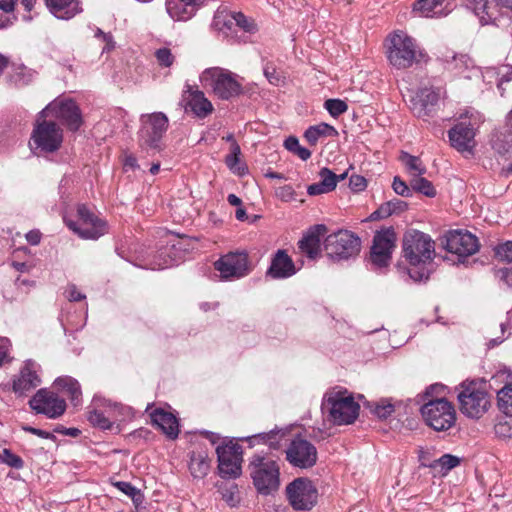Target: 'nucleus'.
Returning a JSON list of instances; mask_svg holds the SVG:
<instances>
[{
    "instance_id": "1",
    "label": "nucleus",
    "mask_w": 512,
    "mask_h": 512,
    "mask_svg": "<svg viewBox=\"0 0 512 512\" xmlns=\"http://www.w3.org/2000/svg\"><path fill=\"white\" fill-rule=\"evenodd\" d=\"M402 252L409 263V276L415 281L429 278V266L435 255L434 242L427 234L418 230H409L403 236Z\"/></svg>"
},
{
    "instance_id": "2",
    "label": "nucleus",
    "mask_w": 512,
    "mask_h": 512,
    "mask_svg": "<svg viewBox=\"0 0 512 512\" xmlns=\"http://www.w3.org/2000/svg\"><path fill=\"white\" fill-rule=\"evenodd\" d=\"M386 57L389 64L398 70L427 62V54L416 41L403 31H396L386 39Z\"/></svg>"
},
{
    "instance_id": "3",
    "label": "nucleus",
    "mask_w": 512,
    "mask_h": 512,
    "mask_svg": "<svg viewBox=\"0 0 512 512\" xmlns=\"http://www.w3.org/2000/svg\"><path fill=\"white\" fill-rule=\"evenodd\" d=\"M250 475L256 490L269 495L280 486V467L278 463L261 454H254L249 462Z\"/></svg>"
},
{
    "instance_id": "4",
    "label": "nucleus",
    "mask_w": 512,
    "mask_h": 512,
    "mask_svg": "<svg viewBox=\"0 0 512 512\" xmlns=\"http://www.w3.org/2000/svg\"><path fill=\"white\" fill-rule=\"evenodd\" d=\"M200 81L205 87H210L213 93L222 100L237 97L243 91L239 76L221 67L205 69L200 75Z\"/></svg>"
},
{
    "instance_id": "5",
    "label": "nucleus",
    "mask_w": 512,
    "mask_h": 512,
    "mask_svg": "<svg viewBox=\"0 0 512 512\" xmlns=\"http://www.w3.org/2000/svg\"><path fill=\"white\" fill-rule=\"evenodd\" d=\"M359 408L346 390L327 392L322 402V410L328 412L330 420L336 425L353 423L358 417Z\"/></svg>"
},
{
    "instance_id": "6",
    "label": "nucleus",
    "mask_w": 512,
    "mask_h": 512,
    "mask_svg": "<svg viewBox=\"0 0 512 512\" xmlns=\"http://www.w3.org/2000/svg\"><path fill=\"white\" fill-rule=\"evenodd\" d=\"M140 123L139 146L145 150H161V141L169 126L168 117L162 112L142 114Z\"/></svg>"
},
{
    "instance_id": "7",
    "label": "nucleus",
    "mask_w": 512,
    "mask_h": 512,
    "mask_svg": "<svg viewBox=\"0 0 512 512\" xmlns=\"http://www.w3.org/2000/svg\"><path fill=\"white\" fill-rule=\"evenodd\" d=\"M361 249V240L348 230H339L324 240V250L333 260L341 261L356 257Z\"/></svg>"
},
{
    "instance_id": "8",
    "label": "nucleus",
    "mask_w": 512,
    "mask_h": 512,
    "mask_svg": "<svg viewBox=\"0 0 512 512\" xmlns=\"http://www.w3.org/2000/svg\"><path fill=\"white\" fill-rule=\"evenodd\" d=\"M421 414L427 425L436 431H446L456 421L454 406L444 398L429 400L421 407Z\"/></svg>"
},
{
    "instance_id": "9",
    "label": "nucleus",
    "mask_w": 512,
    "mask_h": 512,
    "mask_svg": "<svg viewBox=\"0 0 512 512\" xmlns=\"http://www.w3.org/2000/svg\"><path fill=\"white\" fill-rule=\"evenodd\" d=\"M77 216V221L65 219V223L79 237L95 240L107 233V223L84 204L78 206Z\"/></svg>"
},
{
    "instance_id": "10",
    "label": "nucleus",
    "mask_w": 512,
    "mask_h": 512,
    "mask_svg": "<svg viewBox=\"0 0 512 512\" xmlns=\"http://www.w3.org/2000/svg\"><path fill=\"white\" fill-rule=\"evenodd\" d=\"M460 411L469 418L478 419L491 406L488 392L475 383L464 386L458 394Z\"/></svg>"
},
{
    "instance_id": "11",
    "label": "nucleus",
    "mask_w": 512,
    "mask_h": 512,
    "mask_svg": "<svg viewBox=\"0 0 512 512\" xmlns=\"http://www.w3.org/2000/svg\"><path fill=\"white\" fill-rule=\"evenodd\" d=\"M396 240V233L392 227L375 233L370 250V261L375 267L383 268L390 264Z\"/></svg>"
},
{
    "instance_id": "12",
    "label": "nucleus",
    "mask_w": 512,
    "mask_h": 512,
    "mask_svg": "<svg viewBox=\"0 0 512 512\" xmlns=\"http://www.w3.org/2000/svg\"><path fill=\"white\" fill-rule=\"evenodd\" d=\"M40 114L57 118L71 131H77L82 125L81 111L71 99H55Z\"/></svg>"
},
{
    "instance_id": "13",
    "label": "nucleus",
    "mask_w": 512,
    "mask_h": 512,
    "mask_svg": "<svg viewBox=\"0 0 512 512\" xmlns=\"http://www.w3.org/2000/svg\"><path fill=\"white\" fill-rule=\"evenodd\" d=\"M289 503L295 510H310L317 503L318 491L312 481L297 478L286 487Z\"/></svg>"
},
{
    "instance_id": "14",
    "label": "nucleus",
    "mask_w": 512,
    "mask_h": 512,
    "mask_svg": "<svg viewBox=\"0 0 512 512\" xmlns=\"http://www.w3.org/2000/svg\"><path fill=\"white\" fill-rule=\"evenodd\" d=\"M222 279H239L251 271L248 254L245 251L229 252L214 263Z\"/></svg>"
},
{
    "instance_id": "15",
    "label": "nucleus",
    "mask_w": 512,
    "mask_h": 512,
    "mask_svg": "<svg viewBox=\"0 0 512 512\" xmlns=\"http://www.w3.org/2000/svg\"><path fill=\"white\" fill-rule=\"evenodd\" d=\"M31 140L42 152L52 153L61 147L63 132L55 122L38 121L33 129Z\"/></svg>"
},
{
    "instance_id": "16",
    "label": "nucleus",
    "mask_w": 512,
    "mask_h": 512,
    "mask_svg": "<svg viewBox=\"0 0 512 512\" xmlns=\"http://www.w3.org/2000/svg\"><path fill=\"white\" fill-rule=\"evenodd\" d=\"M30 408L37 414H43L50 419L62 416L66 410V402L54 391L46 388L39 389L29 400Z\"/></svg>"
},
{
    "instance_id": "17",
    "label": "nucleus",
    "mask_w": 512,
    "mask_h": 512,
    "mask_svg": "<svg viewBox=\"0 0 512 512\" xmlns=\"http://www.w3.org/2000/svg\"><path fill=\"white\" fill-rule=\"evenodd\" d=\"M219 475L224 479L237 478L241 474L242 449L229 442L216 448Z\"/></svg>"
},
{
    "instance_id": "18",
    "label": "nucleus",
    "mask_w": 512,
    "mask_h": 512,
    "mask_svg": "<svg viewBox=\"0 0 512 512\" xmlns=\"http://www.w3.org/2000/svg\"><path fill=\"white\" fill-rule=\"evenodd\" d=\"M286 459L294 467L307 469L317 462V449L308 440L296 437L286 449Z\"/></svg>"
},
{
    "instance_id": "19",
    "label": "nucleus",
    "mask_w": 512,
    "mask_h": 512,
    "mask_svg": "<svg viewBox=\"0 0 512 512\" xmlns=\"http://www.w3.org/2000/svg\"><path fill=\"white\" fill-rule=\"evenodd\" d=\"M444 247L450 253L459 257H467L479 250V241L468 231L454 230L445 235Z\"/></svg>"
},
{
    "instance_id": "20",
    "label": "nucleus",
    "mask_w": 512,
    "mask_h": 512,
    "mask_svg": "<svg viewBox=\"0 0 512 512\" xmlns=\"http://www.w3.org/2000/svg\"><path fill=\"white\" fill-rule=\"evenodd\" d=\"M92 406L94 408L88 412V421L100 429H111L113 426V422L110 420L111 412L120 408L119 404L101 398H94Z\"/></svg>"
},
{
    "instance_id": "21",
    "label": "nucleus",
    "mask_w": 512,
    "mask_h": 512,
    "mask_svg": "<svg viewBox=\"0 0 512 512\" xmlns=\"http://www.w3.org/2000/svg\"><path fill=\"white\" fill-rule=\"evenodd\" d=\"M40 366L33 360H27L21 368L19 376L13 381L12 389L16 394L24 395L40 385L38 374Z\"/></svg>"
},
{
    "instance_id": "22",
    "label": "nucleus",
    "mask_w": 512,
    "mask_h": 512,
    "mask_svg": "<svg viewBox=\"0 0 512 512\" xmlns=\"http://www.w3.org/2000/svg\"><path fill=\"white\" fill-rule=\"evenodd\" d=\"M451 146L460 152L471 153L475 146V131L470 123L461 122L448 131Z\"/></svg>"
},
{
    "instance_id": "23",
    "label": "nucleus",
    "mask_w": 512,
    "mask_h": 512,
    "mask_svg": "<svg viewBox=\"0 0 512 512\" xmlns=\"http://www.w3.org/2000/svg\"><path fill=\"white\" fill-rule=\"evenodd\" d=\"M206 0H166V11L175 21H188L194 17Z\"/></svg>"
},
{
    "instance_id": "24",
    "label": "nucleus",
    "mask_w": 512,
    "mask_h": 512,
    "mask_svg": "<svg viewBox=\"0 0 512 512\" xmlns=\"http://www.w3.org/2000/svg\"><path fill=\"white\" fill-rule=\"evenodd\" d=\"M296 273L295 265L285 250H278L272 258L267 276L273 279H284Z\"/></svg>"
},
{
    "instance_id": "25",
    "label": "nucleus",
    "mask_w": 512,
    "mask_h": 512,
    "mask_svg": "<svg viewBox=\"0 0 512 512\" xmlns=\"http://www.w3.org/2000/svg\"><path fill=\"white\" fill-rule=\"evenodd\" d=\"M442 95L440 88H423L418 93V102L414 104L413 111L419 118L430 115Z\"/></svg>"
},
{
    "instance_id": "26",
    "label": "nucleus",
    "mask_w": 512,
    "mask_h": 512,
    "mask_svg": "<svg viewBox=\"0 0 512 512\" xmlns=\"http://www.w3.org/2000/svg\"><path fill=\"white\" fill-rule=\"evenodd\" d=\"M327 232L324 224L313 226L308 233L299 241V249L309 258L314 259L320 253L321 237Z\"/></svg>"
},
{
    "instance_id": "27",
    "label": "nucleus",
    "mask_w": 512,
    "mask_h": 512,
    "mask_svg": "<svg viewBox=\"0 0 512 512\" xmlns=\"http://www.w3.org/2000/svg\"><path fill=\"white\" fill-rule=\"evenodd\" d=\"M184 93L188 94L186 97L187 106L197 117L205 118L212 113L213 105L202 91L193 89L192 86L187 84Z\"/></svg>"
},
{
    "instance_id": "28",
    "label": "nucleus",
    "mask_w": 512,
    "mask_h": 512,
    "mask_svg": "<svg viewBox=\"0 0 512 512\" xmlns=\"http://www.w3.org/2000/svg\"><path fill=\"white\" fill-rule=\"evenodd\" d=\"M151 422L154 426L158 427L170 439H175L178 436L179 428L177 418L170 412L163 409H155L150 413Z\"/></svg>"
},
{
    "instance_id": "29",
    "label": "nucleus",
    "mask_w": 512,
    "mask_h": 512,
    "mask_svg": "<svg viewBox=\"0 0 512 512\" xmlns=\"http://www.w3.org/2000/svg\"><path fill=\"white\" fill-rule=\"evenodd\" d=\"M189 472L194 479H204L211 468V459L206 450L199 449L189 454Z\"/></svg>"
},
{
    "instance_id": "30",
    "label": "nucleus",
    "mask_w": 512,
    "mask_h": 512,
    "mask_svg": "<svg viewBox=\"0 0 512 512\" xmlns=\"http://www.w3.org/2000/svg\"><path fill=\"white\" fill-rule=\"evenodd\" d=\"M287 431L284 429H273L269 432L255 434L246 437L250 447H254L258 444H264L271 450H278L282 446V441L285 439Z\"/></svg>"
},
{
    "instance_id": "31",
    "label": "nucleus",
    "mask_w": 512,
    "mask_h": 512,
    "mask_svg": "<svg viewBox=\"0 0 512 512\" xmlns=\"http://www.w3.org/2000/svg\"><path fill=\"white\" fill-rule=\"evenodd\" d=\"M50 12L59 19L68 20L82 11L78 0H45Z\"/></svg>"
},
{
    "instance_id": "32",
    "label": "nucleus",
    "mask_w": 512,
    "mask_h": 512,
    "mask_svg": "<svg viewBox=\"0 0 512 512\" xmlns=\"http://www.w3.org/2000/svg\"><path fill=\"white\" fill-rule=\"evenodd\" d=\"M446 0H417L414 4V10L418 11L423 17L445 16L449 11L444 6Z\"/></svg>"
},
{
    "instance_id": "33",
    "label": "nucleus",
    "mask_w": 512,
    "mask_h": 512,
    "mask_svg": "<svg viewBox=\"0 0 512 512\" xmlns=\"http://www.w3.org/2000/svg\"><path fill=\"white\" fill-rule=\"evenodd\" d=\"M364 407L379 419H386L395 411V404L392 402V399L389 398H381L377 401H366Z\"/></svg>"
},
{
    "instance_id": "34",
    "label": "nucleus",
    "mask_w": 512,
    "mask_h": 512,
    "mask_svg": "<svg viewBox=\"0 0 512 512\" xmlns=\"http://www.w3.org/2000/svg\"><path fill=\"white\" fill-rule=\"evenodd\" d=\"M467 7L472 9L483 24L491 22V16L495 14V3L488 5L489 0H464Z\"/></svg>"
},
{
    "instance_id": "35",
    "label": "nucleus",
    "mask_w": 512,
    "mask_h": 512,
    "mask_svg": "<svg viewBox=\"0 0 512 512\" xmlns=\"http://www.w3.org/2000/svg\"><path fill=\"white\" fill-rule=\"evenodd\" d=\"M54 386L66 392L74 405H77L81 397V387L79 382L69 376L58 377L54 381Z\"/></svg>"
},
{
    "instance_id": "36",
    "label": "nucleus",
    "mask_w": 512,
    "mask_h": 512,
    "mask_svg": "<svg viewBox=\"0 0 512 512\" xmlns=\"http://www.w3.org/2000/svg\"><path fill=\"white\" fill-rule=\"evenodd\" d=\"M400 160L405 165L406 170L410 176V179H414L423 176L427 172V168L422 160L417 157L410 155L407 152H402Z\"/></svg>"
},
{
    "instance_id": "37",
    "label": "nucleus",
    "mask_w": 512,
    "mask_h": 512,
    "mask_svg": "<svg viewBox=\"0 0 512 512\" xmlns=\"http://www.w3.org/2000/svg\"><path fill=\"white\" fill-rule=\"evenodd\" d=\"M336 133L337 131L333 126H330L326 123H322L316 126L309 127L306 130L304 137L311 145H316L317 141L321 136L334 135Z\"/></svg>"
},
{
    "instance_id": "38",
    "label": "nucleus",
    "mask_w": 512,
    "mask_h": 512,
    "mask_svg": "<svg viewBox=\"0 0 512 512\" xmlns=\"http://www.w3.org/2000/svg\"><path fill=\"white\" fill-rule=\"evenodd\" d=\"M497 404L501 412L512 417V383L506 384L498 391Z\"/></svg>"
},
{
    "instance_id": "39",
    "label": "nucleus",
    "mask_w": 512,
    "mask_h": 512,
    "mask_svg": "<svg viewBox=\"0 0 512 512\" xmlns=\"http://www.w3.org/2000/svg\"><path fill=\"white\" fill-rule=\"evenodd\" d=\"M240 155V146L236 141H233L230 147V154H228L225 158V163L232 172L243 175L245 167L240 166Z\"/></svg>"
},
{
    "instance_id": "40",
    "label": "nucleus",
    "mask_w": 512,
    "mask_h": 512,
    "mask_svg": "<svg viewBox=\"0 0 512 512\" xmlns=\"http://www.w3.org/2000/svg\"><path fill=\"white\" fill-rule=\"evenodd\" d=\"M410 186L413 191H416L418 193H421L425 195L426 197H435L436 196V189L433 186L432 182L424 178L423 176L410 179L409 180Z\"/></svg>"
},
{
    "instance_id": "41",
    "label": "nucleus",
    "mask_w": 512,
    "mask_h": 512,
    "mask_svg": "<svg viewBox=\"0 0 512 512\" xmlns=\"http://www.w3.org/2000/svg\"><path fill=\"white\" fill-rule=\"evenodd\" d=\"M459 463L460 459L457 456L444 454L440 458L434 460L429 466L434 469L440 467V472L445 474L451 469L457 467Z\"/></svg>"
},
{
    "instance_id": "42",
    "label": "nucleus",
    "mask_w": 512,
    "mask_h": 512,
    "mask_svg": "<svg viewBox=\"0 0 512 512\" xmlns=\"http://www.w3.org/2000/svg\"><path fill=\"white\" fill-rule=\"evenodd\" d=\"M284 146L288 151L296 154L303 161H306L311 157V151L302 147L296 137H288L284 142Z\"/></svg>"
},
{
    "instance_id": "43",
    "label": "nucleus",
    "mask_w": 512,
    "mask_h": 512,
    "mask_svg": "<svg viewBox=\"0 0 512 512\" xmlns=\"http://www.w3.org/2000/svg\"><path fill=\"white\" fill-rule=\"evenodd\" d=\"M0 463H4L7 466L15 469H22L24 467L23 459L7 448L0 452Z\"/></svg>"
},
{
    "instance_id": "44",
    "label": "nucleus",
    "mask_w": 512,
    "mask_h": 512,
    "mask_svg": "<svg viewBox=\"0 0 512 512\" xmlns=\"http://www.w3.org/2000/svg\"><path fill=\"white\" fill-rule=\"evenodd\" d=\"M324 107L335 118L345 113L348 109L346 102L340 99H328L325 101Z\"/></svg>"
},
{
    "instance_id": "45",
    "label": "nucleus",
    "mask_w": 512,
    "mask_h": 512,
    "mask_svg": "<svg viewBox=\"0 0 512 512\" xmlns=\"http://www.w3.org/2000/svg\"><path fill=\"white\" fill-rule=\"evenodd\" d=\"M114 486L118 490L129 496L133 500V502L138 503L142 501V495L140 493V490L133 486L131 483L125 481H118L114 483Z\"/></svg>"
},
{
    "instance_id": "46",
    "label": "nucleus",
    "mask_w": 512,
    "mask_h": 512,
    "mask_svg": "<svg viewBox=\"0 0 512 512\" xmlns=\"http://www.w3.org/2000/svg\"><path fill=\"white\" fill-rule=\"evenodd\" d=\"M172 248H163L158 252L156 258H159V261L155 260L152 266V269H165L174 265L175 260L170 256V250Z\"/></svg>"
},
{
    "instance_id": "47",
    "label": "nucleus",
    "mask_w": 512,
    "mask_h": 512,
    "mask_svg": "<svg viewBox=\"0 0 512 512\" xmlns=\"http://www.w3.org/2000/svg\"><path fill=\"white\" fill-rule=\"evenodd\" d=\"M232 19L235 21V24L245 32L253 33L257 30L255 22L241 12L233 13Z\"/></svg>"
},
{
    "instance_id": "48",
    "label": "nucleus",
    "mask_w": 512,
    "mask_h": 512,
    "mask_svg": "<svg viewBox=\"0 0 512 512\" xmlns=\"http://www.w3.org/2000/svg\"><path fill=\"white\" fill-rule=\"evenodd\" d=\"M155 58L161 67H171L175 61V56L169 48L163 47L155 51Z\"/></svg>"
},
{
    "instance_id": "49",
    "label": "nucleus",
    "mask_w": 512,
    "mask_h": 512,
    "mask_svg": "<svg viewBox=\"0 0 512 512\" xmlns=\"http://www.w3.org/2000/svg\"><path fill=\"white\" fill-rule=\"evenodd\" d=\"M264 75L272 85L280 86L285 82V77L272 64L264 67Z\"/></svg>"
},
{
    "instance_id": "50",
    "label": "nucleus",
    "mask_w": 512,
    "mask_h": 512,
    "mask_svg": "<svg viewBox=\"0 0 512 512\" xmlns=\"http://www.w3.org/2000/svg\"><path fill=\"white\" fill-rule=\"evenodd\" d=\"M321 182H324L326 187L333 191L337 186V175L328 168H322L319 172Z\"/></svg>"
},
{
    "instance_id": "51",
    "label": "nucleus",
    "mask_w": 512,
    "mask_h": 512,
    "mask_svg": "<svg viewBox=\"0 0 512 512\" xmlns=\"http://www.w3.org/2000/svg\"><path fill=\"white\" fill-rule=\"evenodd\" d=\"M495 254L502 261L512 262V241L498 245Z\"/></svg>"
},
{
    "instance_id": "52",
    "label": "nucleus",
    "mask_w": 512,
    "mask_h": 512,
    "mask_svg": "<svg viewBox=\"0 0 512 512\" xmlns=\"http://www.w3.org/2000/svg\"><path fill=\"white\" fill-rule=\"evenodd\" d=\"M392 188L394 192L403 197H409L412 195V188L409 187L405 181H403L399 176H395L392 183Z\"/></svg>"
},
{
    "instance_id": "53",
    "label": "nucleus",
    "mask_w": 512,
    "mask_h": 512,
    "mask_svg": "<svg viewBox=\"0 0 512 512\" xmlns=\"http://www.w3.org/2000/svg\"><path fill=\"white\" fill-rule=\"evenodd\" d=\"M470 59L466 55L453 56L452 61L449 62V68L452 70L461 71L469 66Z\"/></svg>"
},
{
    "instance_id": "54",
    "label": "nucleus",
    "mask_w": 512,
    "mask_h": 512,
    "mask_svg": "<svg viewBox=\"0 0 512 512\" xmlns=\"http://www.w3.org/2000/svg\"><path fill=\"white\" fill-rule=\"evenodd\" d=\"M511 426L507 421H498L494 425L495 435L500 438H508L511 436Z\"/></svg>"
},
{
    "instance_id": "55",
    "label": "nucleus",
    "mask_w": 512,
    "mask_h": 512,
    "mask_svg": "<svg viewBox=\"0 0 512 512\" xmlns=\"http://www.w3.org/2000/svg\"><path fill=\"white\" fill-rule=\"evenodd\" d=\"M492 3H495V14L491 16V22L496 20L500 14L501 9H507L512 11V0H489L488 5L491 6Z\"/></svg>"
},
{
    "instance_id": "56",
    "label": "nucleus",
    "mask_w": 512,
    "mask_h": 512,
    "mask_svg": "<svg viewBox=\"0 0 512 512\" xmlns=\"http://www.w3.org/2000/svg\"><path fill=\"white\" fill-rule=\"evenodd\" d=\"M392 214H393V211L390 207V204H388V202H386V203L382 204L377 210H375L370 215V219L371 220L384 219V218L391 216Z\"/></svg>"
},
{
    "instance_id": "57",
    "label": "nucleus",
    "mask_w": 512,
    "mask_h": 512,
    "mask_svg": "<svg viewBox=\"0 0 512 512\" xmlns=\"http://www.w3.org/2000/svg\"><path fill=\"white\" fill-rule=\"evenodd\" d=\"M349 186L353 191H363L367 186V181L361 175H352L349 179Z\"/></svg>"
},
{
    "instance_id": "58",
    "label": "nucleus",
    "mask_w": 512,
    "mask_h": 512,
    "mask_svg": "<svg viewBox=\"0 0 512 512\" xmlns=\"http://www.w3.org/2000/svg\"><path fill=\"white\" fill-rule=\"evenodd\" d=\"M66 298L71 301H81L85 299V295L78 291L77 287L74 284H70L67 286L65 291Z\"/></svg>"
},
{
    "instance_id": "59",
    "label": "nucleus",
    "mask_w": 512,
    "mask_h": 512,
    "mask_svg": "<svg viewBox=\"0 0 512 512\" xmlns=\"http://www.w3.org/2000/svg\"><path fill=\"white\" fill-rule=\"evenodd\" d=\"M329 192H331V191L326 187L324 182H321V181H319L317 183H313V184L309 185L307 188V193L310 196L321 195V194H325V193H329Z\"/></svg>"
},
{
    "instance_id": "60",
    "label": "nucleus",
    "mask_w": 512,
    "mask_h": 512,
    "mask_svg": "<svg viewBox=\"0 0 512 512\" xmlns=\"http://www.w3.org/2000/svg\"><path fill=\"white\" fill-rule=\"evenodd\" d=\"M498 87H500L504 82H509L512 80V66H502L498 70Z\"/></svg>"
},
{
    "instance_id": "61",
    "label": "nucleus",
    "mask_w": 512,
    "mask_h": 512,
    "mask_svg": "<svg viewBox=\"0 0 512 512\" xmlns=\"http://www.w3.org/2000/svg\"><path fill=\"white\" fill-rule=\"evenodd\" d=\"M497 277L505 283L507 286H512V270L508 268L499 269L497 271Z\"/></svg>"
},
{
    "instance_id": "62",
    "label": "nucleus",
    "mask_w": 512,
    "mask_h": 512,
    "mask_svg": "<svg viewBox=\"0 0 512 512\" xmlns=\"http://www.w3.org/2000/svg\"><path fill=\"white\" fill-rule=\"evenodd\" d=\"M388 204H390L393 214L401 213V212L405 211L408 207V204L405 201L400 200V199L390 200V201H388Z\"/></svg>"
},
{
    "instance_id": "63",
    "label": "nucleus",
    "mask_w": 512,
    "mask_h": 512,
    "mask_svg": "<svg viewBox=\"0 0 512 512\" xmlns=\"http://www.w3.org/2000/svg\"><path fill=\"white\" fill-rule=\"evenodd\" d=\"M236 487H232L223 492V499L230 505L235 506L238 502L235 492Z\"/></svg>"
},
{
    "instance_id": "64",
    "label": "nucleus",
    "mask_w": 512,
    "mask_h": 512,
    "mask_svg": "<svg viewBox=\"0 0 512 512\" xmlns=\"http://www.w3.org/2000/svg\"><path fill=\"white\" fill-rule=\"evenodd\" d=\"M26 240L31 245H38L41 241V233L39 230H31L26 234Z\"/></svg>"
}]
</instances>
